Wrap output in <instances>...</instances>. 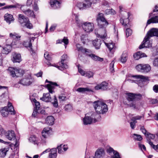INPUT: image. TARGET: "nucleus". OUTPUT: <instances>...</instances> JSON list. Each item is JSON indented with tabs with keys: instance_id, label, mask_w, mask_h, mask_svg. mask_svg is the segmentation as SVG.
Listing matches in <instances>:
<instances>
[{
	"instance_id": "nucleus-1",
	"label": "nucleus",
	"mask_w": 158,
	"mask_h": 158,
	"mask_svg": "<svg viewBox=\"0 0 158 158\" xmlns=\"http://www.w3.org/2000/svg\"><path fill=\"white\" fill-rule=\"evenodd\" d=\"M125 94L126 98L127 100L129 102H131L129 104L130 106L134 109L138 108V107L135 101L142 99V95L140 94H136L131 93H126Z\"/></svg>"
},
{
	"instance_id": "nucleus-2",
	"label": "nucleus",
	"mask_w": 158,
	"mask_h": 158,
	"mask_svg": "<svg viewBox=\"0 0 158 158\" xmlns=\"http://www.w3.org/2000/svg\"><path fill=\"white\" fill-rule=\"evenodd\" d=\"M74 15L75 17V20L77 26L80 27H82L84 30L87 32H90L93 31L94 29V24L91 23H83L80 21L77 16L75 14Z\"/></svg>"
},
{
	"instance_id": "nucleus-3",
	"label": "nucleus",
	"mask_w": 158,
	"mask_h": 158,
	"mask_svg": "<svg viewBox=\"0 0 158 158\" xmlns=\"http://www.w3.org/2000/svg\"><path fill=\"white\" fill-rule=\"evenodd\" d=\"M93 105L96 113L98 114H104L108 111L107 105L102 102L95 101L93 103Z\"/></svg>"
},
{
	"instance_id": "nucleus-4",
	"label": "nucleus",
	"mask_w": 158,
	"mask_h": 158,
	"mask_svg": "<svg viewBox=\"0 0 158 158\" xmlns=\"http://www.w3.org/2000/svg\"><path fill=\"white\" fill-rule=\"evenodd\" d=\"M26 6H22L19 3H17L15 5H8L3 7V9H6L12 8H20L23 13L28 16L34 17L35 15L33 10L29 9H26Z\"/></svg>"
},
{
	"instance_id": "nucleus-5",
	"label": "nucleus",
	"mask_w": 158,
	"mask_h": 158,
	"mask_svg": "<svg viewBox=\"0 0 158 158\" xmlns=\"http://www.w3.org/2000/svg\"><path fill=\"white\" fill-rule=\"evenodd\" d=\"M7 71L10 75L13 77H16L22 76L24 73V71L20 69L10 67Z\"/></svg>"
},
{
	"instance_id": "nucleus-6",
	"label": "nucleus",
	"mask_w": 158,
	"mask_h": 158,
	"mask_svg": "<svg viewBox=\"0 0 158 158\" xmlns=\"http://www.w3.org/2000/svg\"><path fill=\"white\" fill-rule=\"evenodd\" d=\"M1 112L2 116L4 117H7L9 112L11 114H15V111L12 104L8 102L7 107H4L1 110Z\"/></svg>"
},
{
	"instance_id": "nucleus-7",
	"label": "nucleus",
	"mask_w": 158,
	"mask_h": 158,
	"mask_svg": "<svg viewBox=\"0 0 158 158\" xmlns=\"http://www.w3.org/2000/svg\"><path fill=\"white\" fill-rule=\"evenodd\" d=\"M84 2H79L77 6L80 9H84L90 7L93 3L96 2V0H85Z\"/></svg>"
},
{
	"instance_id": "nucleus-8",
	"label": "nucleus",
	"mask_w": 158,
	"mask_h": 158,
	"mask_svg": "<svg viewBox=\"0 0 158 158\" xmlns=\"http://www.w3.org/2000/svg\"><path fill=\"white\" fill-rule=\"evenodd\" d=\"M95 113H93L90 116L85 115L83 119V123L85 125H88L91 124L92 123H95L97 121L95 118Z\"/></svg>"
},
{
	"instance_id": "nucleus-9",
	"label": "nucleus",
	"mask_w": 158,
	"mask_h": 158,
	"mask_svg": "<svg viewBox=\"0 0 158 158\" xmlns=\"http://www.w3.org/2000/svg\"><path fill=\"white\" fill-rule=\"evenodd\" d=\"M136 69L138 71L148 73L151 70V67L148 64H140L136 66Z\"/></svg>"
},
{
	"instance_id": "nucleus-10",
	"label": "nucleus",
	"mask_w": 158,
	"mask_h": 158,
	"mask_svg": "<svg viewBox=\"0 0 158 158\" xmlns=\"http://www.w3.org/2000/svg\"><path fill=\"white\" fill-rule=\"evenodd\" d=\"M132 77L135 78L138 81H139V83L138 85L141 87L143 85L144 82L149 80L148 77L141 75H133L132 76Z\"/></svg>"
},
{
	"instance_id": "nucleus-11",
	"label": "nucleus",
	"mask_w": 158,
	"mask_h": 158,
	"mask_svg": "<svg viewBox=\"0 0 158 158\" xmlns=\"http://www.w3.org/2000/svg\"><path fill=\"white\" fill-rule=\"evenodd\" d=\"M33 82L31 75H28L27 77L23 78L18 82L24 86H28L30 85Z\"/></svg>"
},
{
	"instance_id": "nucleus-12",
	"label": "nucleus",
	"mask_w": 158,
	"mask_h": 158,
	"mask_svg": "<svg viewBox=\"0 0 158 158\" xmlns=\"http://www.w3.org/2000/svg\"><path fill=\"white\" fill-rule=\"evenodd\" d=\"M150 38L148 36L146 35L143 42V43L139 46V48L141 49L144 47L150 48L152 46V43L149 40Z\"/></svg>"
},
{
	"instance_id": "nucleus-13",
	"label": "nucleus",
	"mask_w": 158,
	"mask_h": 158,
	"mask_svg": "<svg viewBox=\"0 0 158 158\" xmlns=\"http://www.w3.org/2000/svg\"><path fill=\"white\" fill-rule=\"evenodd\" d=\"M10 37L14 39V40L13 41L12 43V45H16L17 47H19V46L18 45L19 43V40H20L21 36H19L18 34L14 33H10Z\"/></svg>"
},
{
	"instance_id": "nucleus-14",
	"label": "nucleus",
	"mask_w": 158,
	"mask_h": 158,
	"mask_svg": "<svg viewBox=\"0 0 158 158\" xmlns=\"http://www.w3.org/2000/svg\"><path fill=\"white\" fill-rule=\"evenodd\" d=\"M67 55L66 54H64L61 58V61L59 63L60 66H56V67L57 68L59 69L62 70L64 68L67 69L68 68L67 65L64 63V60H66L67 59Z\"/></svg>"
},
{
	"instance_id": "nucleus-15",
	"label": "nucleus",
	"mask_w": 158,
	"mask_h": 158,
	"mask_svg": "<svg viewBox=\"0 0 158 158\" xmlns=\"http://www.w3.org/2000/svg\"><path fill=\"white\" fill-rule=\"evenodd\" d=\"M5 137L10 140H14L16 139V135L14 131L10 130L5 132L4 134Z\"/></svg>"
},
{
	"instance_id": "nucleus-16",
	"label": "nucleus",
	"mask_w": 158,
	"mask_h": 158,
	"mask_svg": "<svg viewBox=\"0 0 158 158\" xmlns=\"http://www.w3.org/2000/svg\"><path fill=\"white\" fill-rule=\"evenodd\" d=\"M11 60L14 63L20 62L21 60V55L19 53L13 52L12 54Z\"/></svg>"
},
{
	"instance_id": "nucleus-17",
	"label": "nucleus",
	"mask_w": 158,
	"mask_h": 158,
	"mask_svg": "<svg viewBox=\"0 0 158 158\" xmlns=\"http://www.w3.org/2000/svg\"><path fill=\"white\" fill-rule=\"evenodd\" d=\"M47 82L49 83L50 84L47 85H46V87L48 90L49 92L52 94L54 92L53 90L54 89V87L53 85L58 86V85L56 83H53L52 82L49 81L47 79L45 81V83Z\"/></svg>"
},
{
	"instance_id": "nucleus-18",
	"label": "nucleus",
	"mask_w": 158,
	"mask_h": 158,
	"mask_svg": "<svg viewBox=\"0 0 158 158\" xmlns=\"http://www.w3.org/2000/svg\"><path fill=\"white\" fill-rule=\"evenodd\" d=\"M5 20L9 24L14 22L15 19L13 16L10 14H6L4 16Z\"/></svg>"
},
{
	"instance_id": "nucleus-19",
	"label": "nucleus",
	"mask_w": 158,
	"mask_h": 158,
	"mask_svg": "<svg viewBox=\"0 0 158 158\" xmlns=\"http://www.w3.org/2000/svg\"><path fill=\"white\" fill-rule=\"evenodd\" d=\"M51 132L50 128L48 127L44 128L41 132L42 137L44 138H47Z\"/></svg>"
},
{
	"instance_id": "nucleus-20",
	"label": "nucleus",
	"mask_w": 158,
	"mask_h": 158,
	"mask_svg": "<svg viewBox=\"0 0 158 158\" xmlns=\"http://www.w3.org/2000/svg\"><path fill=\"white\" fill-rule=\"evenodd\" d=\"M18 20L20 23L23 25L24 23L29 21V19L27 17L22 14H19L18 17Z\"/></svg>"
},
{
	"instance_id": "nucleus-21",
	"label": "nucleus",
	"mask_w": 158,
	"mask_h": 158,
	"mask_svg": "<svg viewBox=\"0 0 158 158\" xmlns=\"http://www.w3.org/2000/svg\"><path fill=\"white\" fill-rule=\"evenodd\" d=\"M108 86V83L104 81L102 82L101 84L98 85L95 87V90L102 89V90H106Z\"/></svg>"
},
{
	"instance_id": "nucleus-22",
	"label": "nucleus",
	"mask_w": 158,
	"mask_h": 158,
	"mask_svg": "<svg viewBox=\"0 0 158 158\" xmlns=\"http://www.w3.org/2000/svg\"><path fill=\"white\" fill-rule=\"evenodd\" d=\"M11 47L9 45H6L2 47L1 50L2 53L3 54H8L11 51Z\"/></svg>"
},
{
	"instance_id": "nucleus-23",
	"label": "nucleus",
	"mask_w": 158,
	"mask_h": 158,
	"mask_svg": "<svg viewBox=\"0 0 158 158\" xmlns=\"http://www.w3.org/2000/svg\"><path fill=\"white\" fill-rule=\"evenodd\" d=\"M96 20L98 23L99 24H101V23L106 22V20L104 17L103 14L102 13H99L97 15L96 19Z\"/></svg>"
},
{
	"instance_id": "nucleus-24",
	"label": "nucleus",
	"mask_w": 158,
	"mask_h": 158,
	"mask_svg": "<svg viewBox=\"0 0 158 158\" xmlns=\"http://www.w3.org/2000/svg\"><path fill=\"white\" fill-rule=\"evenodd\" d=\"M99 31L101 32V35L97 33V37H100L101 39L104 40L107 36L106 29L105 28L101 29L99 30Z\"/></svg>"
},
{
	"instance_id": "nucleus-25",
	"label": "nucleus",
	"mask_w": 158,
	"mask_h": 158,
	"mask_svg": "<svg viewBox=\"0 0 158 158\" xmlns=\"http://www.w3.org/2000/svg\"><path fill=\"white\" fill-rule=\"evenodd\" d=\"M50 4L51 7L55 9L59 8L60 5V2L56 0L51 1Z\"/></svg>"
},
{
	"instance_id": "nucleus-26",
	"label": "nucleus",
	"mask_w": 158,
	"mask_h": 158,
	"mask_svg": "<svg viewBox=\"0 0 158 158\" xmlns=\"http://www.w3.org/2000/svg\"><path fill=\"white\" fill-rule=\"evenodd\" d=\"M51 97L49 93H44L43 94V96L40 98V99L43 101L46 102H48L50 101Z\"/></svg>"
},
{
	"instance_id": "nucleus-27",
	"label": "nucleus",
	"mask_w": 158,
	"mask_h": 158,
	"mask_svg": "<svg viewBox=\"0 0 158 158\" xmlns=\"http://www.w3.org/2000/svg\"><path fill=\"white\" fill-rule=\"evenodd\" d=\"M147 142L151 146H152V144H151V143H152L151 141V139H153L155 138V135L152 134H151L150 133H148L147 135L145 136Z\"/></svg>"
},
{
	"instance_id": "nucleus-28",
	"label": "nucleus",
	"mask_w": 158,
	"mask_h": 158,
	"mask_svg": "<svg viewBox=\"0 0 158 158\" xmlns=\"http://www.w3.org/2000/svg\"><path fill=\"white\" fill-rule=\"evenodd\" d=\"M57 148L58 150V152L59 153H62L63 151H66L68 149V147L65 145L61 144L58 146Z\"/></svg>"
},
{
	"instance_id": "nucleus-29",
	"label": "nucleus",
	"mask_w": 158,
	"mask_h": 158,
	"mask_svg": "<svg viewBox=\"0 0 158 158\" xmlns=\"http://www.w3.org/2000/svg\"><path fill=\"white\" fill-rule=\"evenodd\" d=\"M45 121L48 125H52L54 123V118L52 116H48L46 119Z\"/></svg>"
},
{
	"instance_id": "nucleus-30",
	"label": "nucleus",
	"mask_w": 158,
	"mask_h": 158,
	"mask_svg": "<svg viewBox=\"0 0 158 158\" xmlns=\"http://www.w3.org/2000/svg\"><path fill=\"white\" fill-rule=\"evenodd\" d=\"M56 149L53 148L51 149L50 153H49L48 158H56L57 156Z\"/></svg>"
},
{
	"instance_id": "nucleus-31",
	"label": "nucleus",
	"mask_w": 158,
	"mask_h": 158,
	"mask_svg": "<svg viewBox=\"0 0 158 158\" xmlns=\"http://www.w3.org/2000/svg\"><path fill=\"white\" fill-rule=\"evenodd\" d=\"M131 15V14L130 13H128V17L127 19H123L122 18H121L120 19V22L123 25L127 26V24L129 22V19L128 18Z\"/></svg>"
},
{
	"instance_id": "nucleus-32",
	"label": "nucleus",
	"mask_w": 158,
	"mask_h": 158,
	"mask_svg": "<svg viewBox=\"0 0 158 158\" xmlns=\"http://www.w3.org/2000/svg\"><path fill=\"white\" fill-rule=\"evenodd\" d=\"M9 149V148L8 147L2 148L0 150V155L1 157H5L7 152Z\"/></svg>"
},
{
	"instance_id": "nucleus-33",
	"label": "nucleus",
	"mask_w": 158,
	"mask_h": 158,
	"mask_svg": "<svg viewBox=\"0 0 158 158\" xmlns=\"http://www.w3.org/2000/svg\"><path fill=\"white\" fill-rule=\"evenodd\" d=\"M89 56L92 60L96 61H102L103 60V58H100L94 54H90Z\"/></svg>"
},
{
	"instance_id": "nucleus-34",
	"label": "nucleus",
	"mask_w": 158,
	"mask_h": 158,
	"mask_svg": "<svg viewBox=\"0 0 158 158\" xmlns=\"http://www.w3.org/2000/svg\"><path fill=\"white\" fill-rule=\"evenodd\" d=\"M77 91L81 93H84L86 92H93V91L91 89H89L87 87L79 88L77 89Z\"/></svg>"
},
{
	"instance_id": "nucleus-35",
	"label": "nucleus",
	"mask_w": 158,
	"mask_h": 158,
	"mask_svg": "<svg viewBox=\"0 0 158 158\" xmlns=\"http://www.w3.org/2000/svg\"><path fill=\"white\" fill-rule=\"evenodd\" d=\"M127 52H123L122 55H121L120 58V61L122 63H125L127 61Z\"/></svg>"
},
{
	"instance_id": "nucleus-36",
	"label": "nucleus",
	"mask_w": 158,
	"mask_h": 158,
	"mask_svg": "<svg viewBox=\"0 0 158 158\" xmlns=\"http://www.w3.org/2000/svg\"><path fill=\"white\" fill-rule=\"evenodd\" d=\"M104 43L110 51H111V50L113 51L115 50V47L114 43L111 42V43H107L105 42H104Z\"/></svg>"
},
{
	"instance_id": "nucleus-37",
	"label": "nucleus",
	"mask_w": 158,
	"mask_h": 158,
	"mask_svg": "<svg viewBox=\"0 0 158 158\" xmlns=\"http://www.w3.org/2000/svg\"><path fill=\"white\" fill-rule=\"evenodd\" d=\"M151 23H158V16H155L148 20L147 25Z\"/></svg>"
},
{
	"instance_id": "nucleus-38",
	"label": "nucleus",
	"mask_w": 158,
	"mask_h": 158,
	"mask_svg": "<svg viewBox=\"0 0 158 158\" xmlns=\"http://www.w3.org/2000/svg\"><path fill=\"white\" fill-rule=\"evenodd\" d=\"M93 44L96 49H99L101 44V41L100 40H94L93 41Z\"/></svg>"
},
{
	"instance_id": "nucleus-39",
	"label": "nucleus",
	"mask_w": 158,
	"mask_h": 158,
	"mask_svg": "<svg viewBox=\"0 0 158 158\" xmlns=\"http://www.w3.org/2000/svg\"><path fill=\"white\" fill-rule=\"evenodd\" d=\"M29 140L30 142L33 143L34 144H37V142L38 140L37 138L35 135H31L29 139Z\"/></svg>"
},
{
	"instance_id": "nucleus-40",
	"label": "nucleus",
	"mask_w": 158,
	"mask_h": 158,
	"mask_svg": "<svg viewBox=\"0 0 158 158\" xmlns=\"http://www.w3.org/2000/svg\"><path fill=\"white\" fill-rule=\"evenodd\" d=\"M134 139L137 141H141L143 139L141 136L139 135L134 134L132 136Z\"/></svg>"
},
{
	"instance_id": "nucleus-41",
	"label": "nucleus",
	"mask_w": 158,
	"mask_h": 158,
	"mask_svg": "<svg viewBox=\"0 0 158 158\" xmlns=\"http://www.w3.org/2000/svg\"><path fill=\"white\" fill-rule=\"evenodd\" d=\"M62 42H64L65 45H67L69 43L68 40L64 37L62 40H59L57 41V43L58 44H60Z\"/></svg>"
},
{
	"instance_id": "nucleus-42",
	"label": "nucleus",
	"mask_w": 158,
	"mask_h": 158,
	"mask_svg": "<svg viewBox=\"0 0 158 158\" xmlns=\"http://www.w3.org/2000/svg\"><path fill=\"white\" fill-rule=\"evenodd\" d=\"M23 45L26 48H29L31 50L32 49V44L31 40H30L28 41L24 42Z\"/></svg>"
},
{
	"instance_id": "nucleus-43",
	"label": "nucleus",
	"mask_w": 158,
	"mask_h": 158,
	"mask_svg": "<svg viewBox=\"0 0 158 158\" xmlns=\"http://www.w3.org/2000/svg\"><path fill=\"white\" fill-rule=\"evenodd\" d=\"M116 151L114 150L112 148L109 147L107 149V152L110 155L112 156Z\"/></svg>"
},
{
	"instance_id": "nucleus-44",
	"label": "nucleus",
	"mask_w": 158,
	"mask_h": 158,
	"mask_svg": "<svg viewBox=\"0 0 158 158\" xmlns=\"http://www.w3.org/2000/svg\"><path fill=\"white\" fill-rule=\"evenodd\" d=\"M105 12L106 14H115L116 13L115 11L112 9L106 10Z\"/></svg>"
},
{
	"instance_id": "nucleus-45",
	"label": "nucleus",
	"mask_w": 158,
	"mask_h": 158,
	"mask_svg": "<svg viewBox=\"0 0 158 158\" xmlns=\"http://www.w3.org/2000/svg\"><path fill=\"white\" fill-rule=\"evenodd\" d=\"M143 117V115H137L132 117L131 118V120L136 121V120H140Z\"/></svg>"
},
{
	"instance_id": "nucleus-46",
	"label": "nucleus",
	"mask_w": 158,
	"mask_h": 158,
	"mask_svg": "<svg viewBox=\"0 0 158 158\" xmlns=\"http://www.w3.org/2000/svg\"><path fill=\"white\" fill-rule=\"evenodd\" d=\"M98 25L99 27L101 28H105L107 25L108 24V23L106 20V22L101 23V24H99L98 23Z\"/></svg>"
},
{
	"instance_id": "nucleus-47",
	"label": "nucleus",
	"mask_w": 158,
	"mask_h": 158,
	"mask_svg": "<svg viewBox=\"0 0 158 158\" xmlns=\"http://www.w3.org/2000/svg\"><path fill=\"white\" fill-rule=\"evenodd\" d=\"M23 25L25 26L27 28L29 29H31L33 27L32 25L30 23L29 20L28 21L26 22Z\"/></svg>"
},
{
	"instance_id": "nucleus-48",
	"label": "nucleus",
	"mask_w": 158,
	"mask_h": 158,
	"mask_svg": "<svg viewBox=\"0 0 158 158\" xmlns=\"http://www.w3.org/2000/svg\"><path fill=\"white\" fill-rule=\"evenodd\" d=\"M111 158H121L119 153L117 151L111 156Z\"/></svg>"
},
{
	"instance_id": "nucleus-49",
	"label": "nucleus",
	"mask_w": 158,
	"mask_h": 158,
	"mask_svg": "<svg viewBox=\"0 0 158 158\" xmlns=\"http://www.w3.org/2000/svg\"><path fill=\"white\" fill-rule=\"evenodd\" d=\"M94 75V73L91 71L86 72L85 76L88 78L92 77Z\"/></svg>"
},
{
	"instance_id": "nucleus-50",
	"label": "nucleus",
	"mask_w": 158,
	"mask_h": 158,
	"mask_svg": "<svg viewBox=\"0 0 158 158\" xmlns=\"http://www.w3.org/2000/svg\"><path fill=\"white\" fill-rule=\"evenodd\" d=\"M52 103L54 107L56 108L58 107V103L57 102V100L55 96H54V99L52 101Z\"/></svg>"
},
{
	"instance_id": "nucleus-51",
	"label": "nucleus",
	"mask_w": 158,
	"mask_h": 158,
	"mask_svg": "<svg viewBox=\"0 0 158 158\" xmlns=\"http://www.w3.org/2000/svg\"><path fill=\"white\" fill-rule=\"evenodd\" d=\"M73 107L72 105L70 104H68L65 106V110L66 111H70L72 110Z\"/></svg>"
},
{
	"instance_id": "nucleus-52",
	"label": "nucleus",
	"mask_w": 158,
	"mask_h": 158,
	"mask_svg": "<svg viewBox=\"0 0 158 158\" xmlns=\"http://www.w3.org/2000/svg\"><path fill=\"white\" fill-rule=\"evenodd\" d=\"M44 57L45 59L48 60H51V57L48 52H46L44 54Z\"/></svg>"
},
{
	"instance_id": "nucleus-53",
	"label": "nucleus",
	"mask_w": 158,
	"mask_h": 158,
	"mask_svg": "<svg viewBox=\"0 0 158 158\" xmlns=\"http://www.w3.org/2000/svg\"><path fill=\"white\" fill-rule=\"evenodd\" d=\"M140 52H138L136 53H135L134 55V57L135 60H138L140 58Z\"/></svg>"
},
{
	"instance_id": "nucleus-54",
	"label": "nucleus",
	"mask_w": 158,
	"mask_h": 158,
	"mask_svg": "<svg viewBox=\"0 0 158 158\" xmlns=\"http://www.w3.org/2000/svg\"><path fill=\"white\" fill-rule=\"evenodd\" d=\"M140 130L141 132L146 136L148 133L149 132H147L146 130L145 129L144 127L141 126L140 128Z\"/></svg>"
},
{
	"instance_id": "nucleus-55",
	"label": "nucleus",
	"mask_w": 158,
	"mask_h": 158,
	"mask_svg": "<svg viewBox=\"0 0 158 158\" xmlns=\"http://www.w3.org/2000/svg\"><path fill=\"white\" fill-rule=\"evenodd\" d=\"M132 33V31L130 28H127L126 30V35L127 37H128Z\"/></svg>"
},
{
	"instance_id": "nucleus-56",
	"label": "nucleus",
	"mask_w": 158,
	"mask_h": 158,
	"mask_svg": "<svg viewBox=\"0 0 158 158\" xmlns=\"http://www.w3.org/2000/svg\"><path fill=\"white\" fill-rule=\"evenodd\" d=\"M34 101L35 103V109L38 110L40 107V103L37 102V101L35 99H34Z\"/></svg>"
},
{
	"instance_id": "nucleus-57",
	"label": "nucleus",
	"mask_w": 158,
	"mask_h": 158,
	"mask_svg": "<svg viewBox=\"0 0 158 158\" xmlns=\"http://www.w3.org/2000/svg\"><path fill=\"white\" fill-rule=\"evenodd\" d=\"M138 145L139 148L142 151H145L146 150V147L144 145L139 143Z\"/></svg>"
},
{
	"instance_id": "nucleus-58",
	"label": "nucleus",
	"mask_w": 158,
	"mask_h": 158,
	"mask_svg": "<svg viewBox=\"0 0 158 158\" xmlns=\"http://www.w3.org/2000/svg\"><path fill=\"white\" fill-rule=\"evenodd\" d=\"M114 62L113 61H112L110 64V71L112 73L114 72Z\"/></svg>"
},
{
	"instance_id": "nucleus-59",
	"label": "nucleus",
	"mask_w": 158,
	"mask_h": 158,
	"mask_svg": "<svg viewBox=\"0 0 158 158\" xmlns=\"http://www.w3.org/2000/svg\"><path fill=\"white\" fill-rule=\"evenodd\" d=\"M136 121H133L130 123V125L131 128L133 129L135 128V125L136 123Z\"/></svg>"
},
{
	"instance_id": "nucleus-60",
	"label": "nucleus",
	"mask_w": 158,
	"mask_h": 158,
	"mask_svg": "<svg viewBox=\"0 0 158 158\" xmlns=\"http://www.w3.org/2000/svg\"><path fill=\"white\" fill-rule=\"evenodd\" d=\"M78 72L82 76H85L86 72L83 70L82 69L78 68Z\"/></svg>"
},
{
	"instance_id": "nucleus-61",
	"label": "nucleus",
	"mask_w": 158,
	"mask_h": 158,
	"mask_svg": "<svg viewBox=\"0 0 158 158\" xmlns=\"http://www.w3.org/2000/svg\"><path fill=\"white\" fill-rule=\"evenodd\" d=\"M153 91L156 93H158V85H155L153 87Z\"/></svg>"
},
{
	"instance_id": "nucleus-62",
	"label": "nucleus",
	"mask_w": 158,
	"mask_h": 158,
	"mask_svg": "<svg viewBox=\"0 0 158 158\" xmlns=\"http://www.w3.org/2000/svg\"><path fill=\"white\" fill-rule=\"evenodd\" d=\"M158 102V99H152L150 100V102L152 104H155L157 102Z\"/></svg>"
},
{
	"instance_id": "nucleus-63",
	"label": "nucleus",
	"mask_w": 158,
	"mask_h": 158,
	"mask_svg": "<svg viewBox=\"0 0 158 158\" xmlns=\"http://www.w3.org/2000/svg\"><path fill=\"white\" fill-rule=\"evenodd\" d=\"M76 47H77V50L78 51H81L83 49V48L81 47L80 45L79 44H76Z\"/></svg>"
},
{
	"instance_id": "nucleus-64",
	"label": "nucleus",
	"mask_w": 158,
	"mask_h": 158,
	"mask_svg": "<svg viewBox=\"0 0 158 158\" xmlns=\"http://www.w3.org/2000/svg\"><path fill=\"white\" fill-rule=\"evenodd\" d=\"M153 64L155 66L158 67V58L155 59L153 62Z\"/></svg>"
}]
</instances>
